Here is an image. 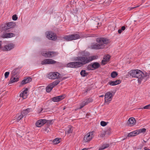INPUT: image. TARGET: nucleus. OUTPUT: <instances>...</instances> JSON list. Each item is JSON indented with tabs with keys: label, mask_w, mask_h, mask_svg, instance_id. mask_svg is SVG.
Masks as SVG:
<instances>
[{
	"label": "nucleus",
	"mask_w": 150,
	"mask_h": 150,
	"mask_svg": "<svg viewBox=\"0 0 150 150\" xmlns=\"http://www.w3.org/2000/svg\"><path fill=\"white\" fill-rule=\"evenodd\" d=\"M30 109L27 108L26 109L23 110L21 112V114L23 115V116L26 115L28 112H29Z\"/></svg>",
	"instance_id": "22"
},
{
	"label": "nucleus",
	"mask_w": 150,
	"mask_h": 150,
	"mask_svg": "<svg viewBox=\"0 0 150 150\" xmlns=\"http://www.w3.org/2000/svg\"><path fill=\"white\" fill-rule=\"evenodd\" d=\"M146 74H148V75H149V76H147V77H146V78H147V79L149 77V75H150V73H146Z\"/></svg>",
	"instance_id": "58"
},
{
	"label": "nucleus",
	"mask_w": 150,
	"mask_h": 150,
	"mask_svg": "<svg viewBox=\"0 0 150 150\" xmlns=\"http://www.w3.org/2000/svg\"><path fill=\"white\" fill-rule=\"evenodd\" d=\"M80 74L83 77H84L88 75V73L86 72L85 70H82L80 72Z\"/></svg>",
	"instance_id": "27"
},
{
	"label": "nucleus",
	"mask_w": 150,
	"mask_h": 150,
	"mask_svg": "<svg viewBox=\"0 0 150 150\" xmlns=\"http://www.w3.org/2000/svg\"><path fill=\"white\" fill-rule=\"evenodd\" d=\"M53 87L51 85L50 83V85H48L46 88V91L47 92H50L52 90Z\"/></svg>",
	"instance_id": "23"
},
{
	"label": "nucleus",
	"mask_w": 150,
	"mask_h": 150,
	"mask_svg": "<svg viewBox=\"0 0 150 150\" xmlns=\"http://www.w3.org/2000/svg\"><path fill=\"white\" fill-rule=\"evenodd\" d=\"M16 70H17V69H14L12 71V76H16Z\"/></svg>",
	"instance_id": "44"
},
{
	"label": "nucleus",
	"mask_w": 150,
	"mask_h": 150,
	"mask_svg": "<svg viewBox=\"0 0 150 150\" xmlns=\"http://www.w3.org/2000/svg\"><path fill=\"white\" fill-rule=\"evenodd\" d=\"M67 77H63V78H62V79L63 80H64V79H65L67 78Z\"/></svg>",
	"instance_id": "59"
},
{
	"label": "nucleus",
	"mask_w": 150,
	"mask_h": 150,
	"mask_svg": "<svg viewBox=\"0 0 150 150\" xmlns=\"http://www.w3.org/2000/svg\"><path fill=\"white\" fill-rule=\"evenodd\" d=\"M97 20H98V18H96L95 20L93 22V24L95 25L96 24H97V25H98L100 24L99 23L98 21H97Z\"/></svg>",
	"instance_id": "36"
},
{
	"label": "nucleus",
	"mask_w": 150,
	"mask_h": 150,
	"mask_svg": "<svg viewBox=\"0 0 150 150\" xmlns=\"http://www.w3.org/2000/svg\"><path fill=\"white\" fill-rule=\"evenodd\" d=\"M110 56L109 54L105 55L104 57V59L106 60L107 61H108L110 59Z\"/></svg>",
	"instance_id": "29"
},
{
	"label": "nucleus",
	"mask_w": 150,
	"mask_h": 150,
	"mask_svg": "<svg viewBox=\"0 0 150 150\" xmlns=\"http://www.w3.org/2000/svg\"><path fill=\"white\" fill-rule=\"evenodd\" d=\"M142 109H150V104L148 105H146L143 108H142Z\"/></svg>",
	"instance_id": "37"
},
{
	"label": "nucleus",
	"mask_w": 150,
	"mask_h": 150,
	"mask_svg": "<svg viewBox=\"0 0 150 150\" xmlns=\"http://www.w3.org/2000/svg\"><path fill=\"white\" fill-rule=\"evenodd\" d=\"M15 35L13 33H6L4 34L2 37L4 38H11L15 36Z\"/></svg>",
	"instance_id": "18"
},
{
	"label": "nucleus",
	"mask_w": 150,
	"mask_h": 150,
	"mask_svg": "<svg viewBox=\"0 0 150 150\" xmlns=\"http://www.w3.org/2000/svg\"><path fill=\"white\" fill-rule=\"evenodd\" d=\"M80 36L77 34H72L68 35H65L64 37V38L67 41H70L73 40H75L79 38Z\"/></svg>",
	"instance_id": "5"
},
{
	"label": "nucleus",
	"mask_w": 150,
	"mask_h": 150,
	"mask_svg": "<svg viewBox=\"0 0 150 150\" xmlns=\"http://www.w3.org/2000/svg\"><path fill=\"white\" fill-rule=\"evenodd\" d=\"M42 110H43L42 108H41L40 109V112H39V113H40V112H41L42 111Z\"/></svg>",
	"instance_id": "61"
},
{
	"label": "nucleus",
	"mask_w": 150,
	"mask_h": 150,
	"mask_svg": "<svg viewBox=\"0 0 150 150\" xmlns=\"http://www.w3.org/2000/svg\"><path fill=\"white\" fill-rule=\"evenodd\" d=\"M42 56L46 58L52 57L57 55V53L54 51H48V52H43L41 53Z\"/></svg>",
	"instance_id": "6"
},
{
	"label": "nucleus",
	"mask_w": 150,
	"mask_h": 150,
	"mask_svg": "<svg viewBox=\"0 0 150 150\" xmlns=\"http://www.w3.org/2000/svg\"><path fill=\"white\" fill-rule=\"evenodd\" d=\"M144 150H150L149 149L147 148L146 147L144 148Z\"/></svg>",
	"instance_id": "57"
},
{
	"label": "nucleus",
	"mask_w": 150,
	"mask_h": 150,
	"mask_svg": "<svg viewBox=\"0 0 150 150\" xmlns=\"http://www.w3.org/2000/svg\"><path fill=\"white\" fill-rule=\"evenodd\" d=\"M122 30H121V29H119V30H118V32L120 34L122 33Z\"/></svg>",
	"instance_id": "52"
},
{
	"label": "nucleus",
	"mask_w": 150,
	"mask_h": 150,
	"mask_svg": "<svg viewBox=\"0 0 150 150\" xmlns=\"http://www.w3.org/2000/svg\"><path fill=\"white\" fill-rule=\"evenodd\" d=\"M64 98V96L60 95L59 96H56L52 98L51 99L54 102H59L63 99Z\"/></svg>",
	"instance_id": "15"
},
{
	"label": "nucleus",
	"mask_w": 150,
	"mask_h": 150,
	"mask_svg": "<svg viewBox=\"0 0 150 150\" xmlns=\"http://www.w3.org/2000/svg\"><path fill=\"white\" fill-rule=\"evenodd\" d=\"M35 125L36 126L38 127H40L42 125L40 120H39L37 122L35 123Z\"/></svg>",
	"instance_id": "31"
},
{
	"label": "nucleus",
	"mask_w": 150,
	"mask_h": 150,
	"mask_svg": "<svg viewBox=\"0 0 150 150\" xmlns=\"http://www.w3.org/2000/svg\"><path fill=\"white\" fill-rule=\"evenodd\" d=\"M79 54L81 56L76 57L75 61L79 62H71L68 63L67 66L68 67L71 68H78L86 64L85 61L86 58H88L90 56V53L86 50L79 52Z\"/></svg>",
	"instance_id": "1"
},
{
	"label": "nucleus",
	"mask_w": 150,
	"mask_h": 150,
	"mask_svg": "<svg viewBox=\"0 0 150 150\" xmlns=\"http://www.w3.org/2000/svg\"><path fill=\"white\" fill-rule=\"evenodd\" d=\"M19 79L18 77L16 78L15 76H12L10 80V83H13L14 82H17L19 81Z\"/></svg>",
	"instance_id": "20"
},
{
	"label": "nucleus",
	"mask_w": 150,
	"mask_h": 150,
	"mask_svg": "<svg viewBox=\"0 0 150 150\" xmlns=\"http://www.w3.org/2000/svg\"><path fill=\"white\" fill-rule=\"evenodd\" d=\"M114 82L115 85L119 84L121 82V81L119 80H117L115 81H114Z\"/></svg>",
	"instance_id": "41"
},
{
	"label": "nucleus",
	"mask_w": 150,
	"mask_h": 150,
	"mask_svg": "<svg viewBox=\"0 0 150 150\" xmlns=\"http://www.w3.org/2000/svg\"><path fill=\"white\" fill-rule=\"evenodd\" d=\"M108 84L112 86H115L114 81H110L108 83Z\"/></svg>",
	"instance_id": "43"
},
{
	"label": "nucleus",
	"mask_w": 150,
	"mask_h": 150,
	"mask_svg": "<svg viewBox=\"0 0 150 150\" xmlns=\"http://www.w3.org/2000/svg\"><path fill=\"white\" fill-rule=\"evenodd\" d=\"M41 122L42 123V125L46 123L47 120L45 119H40Z\"/></svg>",
	"instance_id": "40"
},
{
	"label": "nucleus",
	"mask_w": 150,
	"mask_h": 150,
	"mask_svg": "<svg viewBox=\"0 0 150 150\" xmlns=\"http://www.w3.org/2000/svg\"><path fill=\"white\" fill-rule=\"evenodd\" d=\"M138 134H139V133L137 132V130L129 133L128 134L127 136L129 137H131L134 136Z\"/></svg>",
	"instance_id": "21"
},
{
	"label": "nucleus",
	"mask_w": 150,
	"mask_h": 150,
	"mask_svg": "<svg viewBox=\"0 0 150 150\" xmlns=\"http://www.w3.org/2000/svg\"><path fill=\"white\" fill-rule=\"evenodd\" d=\"M93 132H90L87 133L83 138V141L85 142H87L91 140L93 137L92 135Z\"/></svg>",
	"instance_id": "12"
},
{
	"label": "nucleus",
	"mask_w": 150,
	"mask_h": 150,
	"mask_svg": "<svg viewBox=\"0 0 150 150\" xmlns=\"http://www.w3.org/2000/svg\"><path fill=\"white\" fill-rule=\"evenodd\" d=\"M100 67V64L99 63L94 62L88 65L87 69L88 70H93L98 68Z\"/></svg>",
	"instance_id": "7"
},
{
	"label": "nucleus",
	"mask_w": 150,
	"mask_h": 150,
	"mask_svg": "<svg viewBox=\"0 0 150 150\" xmlns=\"http://www.w3.org/2000/svg\"><path fill=\"white\" fill-rule=\"evenodd\" d=\"M136 121L135 119L131 117L128 120L127 123V125L129 126H132L135 125Z\"/></svg>",
	"instance_id": "14"
},
{
	"label": "nucleus",
	"mask_w": 150,
	"mask_h": 150,
	"mask_svg": "<svg viewBox=\"0 0 150 150\" xmlns=\"http://www.w3.org/2000/svg\"><path fill=\"white\" fill-rule=\"evenodd\" d=\"M86 100L89 103L92 102L93 101L92 99L90 98H89L87 99Z\"/></svg>",
	"instance_id": "49"
},
{
	"label": "nucleus",
	"mask_w": 150,
	"mask_h": 150,
	"mask_svg": "<svg viewBox=\"0 0 150 150\" xmlns=\"http://www.w3.org/2000/svg\"><path fill=\"white\" fill-rule=\"evenodd\" d=\"M56 62L52 59H45L41 62V64L42 65L46 64H53L56 63Z\"/></svg>",
	"instance_id": "13"
},
{
	"label": "nucleus",
	"mask_w": 150,
	"mask_h": 150,
	"mask_svg": "<svg viewBox=\"0 0 150 150\" xmlns=\"http://www.w3.org/2000/svg\"><path fill=\"white\" fill-rule=\"evenodd\" d=\"M72 127H70L69 128V129L67 131L65 132L66 133L67 132L68 134L71 133L72 132Z\"/></svg>",
	"instance_id": "35"
},
{
	"label": "nucleus",
	"mask_w": 150,
	"mask_h": 150,
	"mask_svg": "<svg viewBox=\"0 0 150 150\" xmlns=\"http://www.w3.org/2000/svg\"><path fill=\"white\" fill-rule=\"evenodd\" d=\"M110 75L112 78H115L118 75V73L116 71H114L111 73Z\"/></svg>",
	"instance_id": "25"
},
{
	"label": "nucleus",
	"mask_w": 150,
	"mask_h": 150,
	"mask_svg": "<svg viewBox=\"0 0 150 150\" xmlns=\"http://www.w3.org/2000/svg\"><path fill=\"white\" fill-rule=\"evenodd\" d=\"M53 142L54 144H58L60 142L59 139L58 138H55V139L53 140Z\"/></svg>",
	"instance_id": "32"
},
{
	"label": "nucleus",
	"mask_w": 150,
	"mask_h": 150,
	"mask_svg": "<svg viewBox=\"0 0 150 150\" xmlns=\"http://www.w3.org/2000/svg\"><path fill=\"white\" fill-rule=\"evenodd\" d=\"M12 19L14 21H16L18 19V17L16 14L14 15L12 17Z\"/></svg>",
	"instance_id": "42"
},
{
	"label": "nucleus",
	"mask_w": 150,
	"mask_h": 150,
	"mask_svg": "<svg viewBox=\"0 0 150 150\" xmlns=\"http://www.w3.org/2000/svg\"><path fill=\"white\" fill-rule=\"evenodd\" d=\"M99 134L98 135V137H103L105 134V132L104 131L100 132Z\"/></svg>",
	"instance_id": "28"
},
{
	"label": "nucleus",
	"mask_w": 150,
	"mask_h": 150,
	"mask_svg": "<svg viewBox=\"0 0 150 150\" xmlns=\"http://www.w3.org/2000/svg\"><path fill=\"white\" fill-rule=\"evenodd\" d=\"M2 43V41H0V49H1V48L2 47H1V45Z\"/></svg>",
	"instance_id": "56"
},
{
	"label": "nucleus",
	"mask_w": 150,
	"mask_h": 150,
	"mask_svg": "<svg viewBox=\"0 0 150 150\" xmlns=\"http://www.w3.org/2000/svg\"><path fill=\"white\" fill-rule=\"evenodd\" d=\"M148 140V139H146V141H145V140H144V142H145V143H146L147 141Z\"/></svg>",
	"instance_id": "63"
},
{
	"label": "nucleus",
	"mask_w": 150,
	"mask_h": 150,
	"mask_svg": "<svg viewBox=\"0 0 150 150\" xmlns=\"http://www.w3.org/2000/svg\"><path fill=\"white\" fill-rule=\"evenodd\" d=\"M114 95V93L113 94L110 92L106 93L105 96V103L111 101Z\"/></svg>",
	"instance_id": "9"
},
{
	"label": "nucleus",
	"mask_w": 150,
	"mask_h": 150,
	"mask_svg": "<svg viewBox=\"0 0 150 150\" xmlns=\"http://www.w3.org/2000/svg\"><path fill=\"white\" fill-rule=\"evenodd\" d=\"M83 103H84V104L85 105H87V104H88V103H89V102L87 100H86V102L83 101Z\"/></svg>",
	"instance_id": "50"
},
{
	"label": "nucleus",
	"mask_w": 150,
	"mask_h": 150,
	"mask_svg": "<svg viewBox=\"0 0 150 150\" xmlns=\"http://www.w3.org/2000/svg\"><path fill=\"white\" fill-rule=\"evenodd\" d=\"M44 130L45 133H48L50 130V129L48 127H45L44 129Z\"/></svg>",
	"instance_id": "38"
},
{
	"label": "nucleus",
	"mask_w": 150,
	"mask_h": 150,
	"mask_svg": "<svg viewBox=\"0 0 150 150\" xmlns=\"http://www.w3.org/2000/svg\"><path fill=\"white\" fill-rule=\"evenodd\" d=\"M16 25L15 23L13 22H10L7 23L6 25H5L4 27H2V30H7L13 28Z\"/></svg>",
	"instance_id": "10"
},
{
	"label": "nucleus",
	"mask_w": 150,
	"mask_h": 150,
	"mask_svg": "<svg viewBox=\"0 0 150 150\" xmlns=\"http://www.w3.org/2000/svg\"><path fill=\"white\" fill-rule=\"evenodd\" d=\"M32 78L30 77H28L26 79H23L21 82V84L24 85L31 81H32Z\"/></svg>",
	"instance_id": "19"
},
{
	"label": "nucleus",
	"mask_w": 150,
	"mask_h": 150,
	"mask_svg": "<svg viewBox=\"0 0 150 150\" xmlns=\"http://www.w3.org/2000/svg\"><path fill=\"white\" fill-rule=\"evenodd\" d=\"M142 147V144L140 145V147L138 148L137 147V149H141Z\"/></svg>",
	"instance_id": "53"
},
{
	"label": "nucleus",
	"mask_w": 150,
	"mask_h": 150,
	"mask_svg": "<svg viewBox=\"0 0 150 150\" xmlns=\"http://www.w3.org/2000/svg\"><path fill=\"white\" fill-rule=\"evenodd\" d=\"M104 132H105V134L109 135L111 134V128H109L105 131H104Z\"/></svg>",
	"instance_id": "33"
},
{
	"label": "nucleus",
	"mask_w": 150,
	"mask_h": 150,
	"mask_svg": "<svg viewBox=\"0 0 150 150\" xmlns=\"http://www.w3.org/2000/svg\"><path fill=\"white\" fill-rule=\"evenodd\" d=\"M125 139H126V138H124V139H122V141L124 140Z\"/></svg>",
	"instance_id": "64"
},
{
	"label": "nucleus",
	"mask_w": 150,
	"mask_h": 150,
	"mask_svg": "<svg viewBox=\"0 0 150 150\" xmlns=\"http://www.w3.org/2000/svg\"><path fill=\"white\" fill-rule=\"evenodd\" d=\"M84 105H85L82 102L80 105V107L79 108V109H81Z\"/></svg>",
	"instance_id": "48"
},
{
	"label": "nucleus",
	"mask_w": 150,
	"mask_h": 150,
	"mask_svg": "<svg viewBox=\"0 0 150 150\" xmlns=\"http://www.w3.org/2000/svg\"><path fill=\"white\" fill-rule=\"evenodd\" d=\"M139 6H136V7H131L130 8V10H132V9H134V8H136L137 7H138Z\"/></svg>",
	"instance_id": "55"
},
{
	"label": "nucleus",
	"mask_w": 150,
	"mask_h": 150,
	"mask_svg": "<svg viewBox=\"0 0 150 150\" xmlns=\"http://www.w3.org/2000/svg\"><path fill=\"white\" fill-rule=\"evenodd\" d=\"M28 89L26 88L25 89L21 92L20 95L21 97H22L23 99H26L27 97L28 91Z\"/></svg>",
	"instance_id": "16"
},
{
	"label": "nucleus",
	"mask_w": 150,
	"mask_h": 150,
	"mask_svg": "<svg viewBox=\"0 0 150 150\" xmlns=\"http://www.w3.org/2000/svg\"><path fill=\"white\" fill-rule=\"evenodd\" d=\"M109 146V145L108 144H104L101 147H100L99 149V150H103L106 148H108Z\"/></svg>",
	"instance_id": "26"
},
{
	"label": "nucleus",
	"mask_w": 150,
	"mask_h": 150,
	"mask_svg": "<svg viewBox=\"0 0 150 150\" xmlns=\"http://www.w3.org/2000/svg\"><path fill=\"white\" fill-rule=\"evenodd\" d=\"M104 96V95H101V96H99V97H103Z\"/></svg>",
	"instance_id": "62"
},
{
	"label": "nucleus",
	"mask_w": 150,
	"mask_h": 150,
	"mask_svg": "<svg viewBox=\"0 0 150 150\" xmlns=\"http://www.w3.org/2000/svg\"><path fill=\"white\" fill-rule=\"evenodd\" d=\"M15 45L13 43L5 45L3 47L1 48V50L3 51H10L14 48Z\"/></svg>",
	"instance_id": "11"
},
{
	"label": "nucleus",
	"mask_w": 150,
	"mask_h": 150,
	"mask_svg": "<svg viewBox=\"0 0 150 150\" xmlns=\"http://www.w3.org/2000/svg\"><path fill=\"white\" fill-rule=\"evenodd\" d=\"M9 74V72H6L4 74L5 77V78H7Z\"/></svg>",
	"instance_id": "45"
},
{
	"label": "nucleus",
	"mask_w": 150,
	"mask_h": 150,
	"mask_svg": "<svg viewBox=\"0 0 150 150\" xmlns=\"http://www.w3.org/2000/svg\"><path fill=\"white\" fill-rule=\"evenodd\" d=\"M107 125V123L103 121L100 122V125L103 127Z\"/></svg>",
	"instance_id": "39"
},
{
	"label": "nucleus",
	"mask_w": 150,
	"mask_h": 150,
	"mask_svg": "<svg viewBox=\"0 0 150 150\" xmlns=\"http://www.w3.org/2000/svg\"><path fill=\"white\" fill-rule=\"evenodd\" d=\"M125 29V26H123L121 28V29L122 31L124 30Z\"/></svg>",
	"instance_id": "51"
},
{
	"label": "nucleus",
	"mask_w": 150,
	"mask_h": 150,
	"mask_svg": "<svg viewBox=\"0 0 150 150\" xmlns=\"http://www.w3.org/2000/svg\"><path fill=\"white\" fill-rule=\"evenodd\" d=\"M97 57H98L97 56H93L91 57H89V56L88 58H86V59H85V60L84 62H85L87 64L92 61V60L97 59Z\"/></svg>",
	"instance_id": "17"
},
{
	"label": "nucleus",
	"mask_w": 150,
	"mask_h": 150,
	"mask_svg": "<svg viewBox=\"0 0 150 150\" xmlns=\"http://www.w3.org/2000/svg\"><path fill=\"white\" fill-rule=\"evenodd\" d=\"M137 132L139 133V134L141 133H144L146 132V129L145 128H142L137 130Z\"/></svg>",
	"instance_id": "30"
},
{
	"label": "nucleus",
	"mask_w": 150,
	"mask_h": 150,
	"mask_svg": "<svg viewBox=\"0 0 150 150\" xmlns=\"http://www.w3.org/2000/svg\"><path fill=\"white\" fill-rule=\"evenodd\" d=\"M88 150V149L84 148V149H82L81 150Z\"/></svg>",
	"instance_id": "60"
},
{
	"label": "nucleus",
	"mask_w": 150,
	"mask_h": 150,
	"mask_svg": "<svg viewBox=\"0 0 150 150\" xmlns=\"http://www.w3.org/2000/svg\"><path fill=\"white\" fill-rule=\"evenodd\" d=\"M90 89L88 88L86 90L85 92H84V93H87L88 91L90 90Z\"/></svg>",
	"instance_id": "54"
},
{
	"label": "nucleus",
	"mask_w": 150,
	"mask_h": 150,
	"mask_svg": "<svg viewBox=\"0 0 150 150\" xmlns=\"http://www.w3.org/2000/svg\"><path fill=\"white\" fill-rule=\"evenodd\" d=\"M106 62H107L106 60L103 58V60L102 61V64L103 65H105L106 63Z\"/></svg>",
	"instance_id": "46"
},
{
	"label": "nucleus",
	"mask_w": 150,
	"mask_h": 150,
	"mask_svg": "<svg viewBox=\"0 0 150 150\" xmlns=\"http://www.w3.org/2000/svg\"><path fill=\"white\" fill-rule=\"evenodd\" d=\"M23 115L21 113V115L18 116V117L16 119V120L17 122H18L23 117Z\"/></svg>",
	"instance_id": "34"
},
{
	"label": "nucleus",
	"mask_w": 150,
	"mask_h": 150,
	"mask_svg": "<svg viewBox=\"0 0 150 150\" xmlns=\"http://www.w3.org/2000/svg\"><path fill=\"white\" fill-rule=\"evenodd\" d=\"M47 37L49 39L54 40L57 39V37L55 33L52 31H48L46 33Z\"/></svg>",
	"instance_id": "8"
},
{
	"label": "nucleus",
	"mask_w": 150,
	"mask_h": 150,
	"mask_svg": "<svg viewBox=\"0 0 150 150\" xmlns=\"http://www.w3.org/2000/svg\"><path fill=\"white\" fill-rule=\"evenodd\" d=\"M52 121V120H47L46 123L47 125H49L51 124Z\"/></svg>",
	"instance_id": "47"
},
{
	"label": "nucleus",
	"mask_w": 150,
	"mask_h": 150,
	"mask_svg": "<svg viewBox=\"0 0 150 150\" xmlns=\"http://www.w3.org/2000/svg\"><path fill=\"white\" fill-rule=\"evenodd\" d=\"M60 74L57 72H51L47 75V77L51 79H55L59 78Z\"/></svg>",
	"instance_id": "4"
},
{
	"label": "nucleus",
	"mask_w": 150,
	"mask_h": 150,
	"mask_svg": "<svg viewBox=\"0 0 150 150\" xmlns=\"http://www.w3.org/2000/svg\"><path fill=\"white\" fill-rule=\"evenodd\" d=\"M129 74L132 77L138 78V82L140 83L142 81L145 82L147 80L146 77L149 76L148 74H144L142 71L138 69L132 70L129 71Z\"/></svg>",
	"instance_id": "2"
},
{
	"label": "nucleus",
	"mask_w": 150,
	"mask_h": 150,
	"mask_svg": "<svg viewBox=\"0 0 150 150\" xmlns=\"http://www.w3.org/2000/svg\"><path fill=\"white\" fill-rule=\"evenodd\" d=\"M60 82V81L58 80H57L54 81L53 82L51 83L50 84L53 87L57 85Z\"/></svg>",
	"instance_id": "24"
},
{
	"label": "nucleus",
	"mask_w": 150,
	"mask_h": 150,
	"mask_svg": "<svg viewBox=\"0 0 150 150\" xmlns=\"http://www.w3.org/2000/svg\"><path fill=\"white\" fill-rule=\"evenodd\" d=\"M96 41L98 44L95 43L92 45L91 46V49L95 50L103 49L105 47V45L108 44L109 42L108 39L103 38H97Z\"/></svg>",
	"instance_id": "3"
}]
</instances>
